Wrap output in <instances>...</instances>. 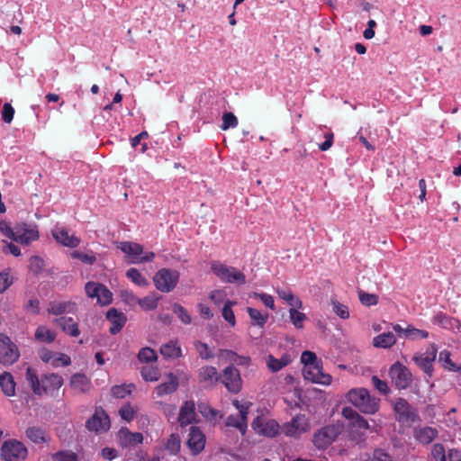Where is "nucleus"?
Returning <instances> with one entry per match:
<instances>
[{
    "label": "nucleus",
    "mask_w": 461,
    "mask_h": 461,
    "mask_svg": "<svg viewBox=\"0 0 461 461\" xmlns=\"http://www.w3.org/2000/svg\"><path fill=\"white\" fill-rule=\"evenodd\" d=\"M26 380L37 395L43 393L53 395L63 385V377L58 374H45L39 379L35 370L31 366L26 369Z\"/></svg>",
    "instance_id": "obj_1"
},
{
    "label": "nucleus",
    "mask_w": 461,
    "mask_h": 461,
    "mask_svg": "<svg viewBox=\"0 0 461 461\" xmlns=\"http://www.w3.org/2000/svg\"><path fill=\"white\" fill-rule=\"evenodd\" d=\"M347 398L356 408L365 414H375L380 407V399L372 396L366 388L351 389Z\"/></svg>",
    "instance_id": "obj_2"
},
{
    "label": "nucleus",
    "mask_w": 461,
    "mask_h": 461,
    "mask_svg": "<svg viewBox=\"0 0 461 461\" xmlns=\"http://www.w3.org/2000/svg\"><path fill=\"white\" fill-rule=\"evenodd\" d=\"M211 270L221 282L237 285L246 283V276L241 271L220 261H212Z\"/></svg>",
    "instance_id": "obj_3"
},
{
    "label": "nucleus",
    "mask_w": 461,
    "mask_h": 461,
    "mask_svg": "<svg viewBox=\"0 0 461 461\" xmlns=\"http://www.w3.org/2000/svg\"><path fill=\"white\" fill-rule=\"evenodd\" d=\"M179 278V271L163 267L155 273L153 283L157 290L162 293H170L176 287Z\"/></svg>",
    "instance_id": "obj_4"
},
{
    "label": "nucleus",
    "mask_w": 461,
    "mask_h": 461,
    "mask_svg": "<svg viewBox=\"0 0 461 461\" xmlns=\"http://www.w3.org/2000/svg\"><path fill=\"white\" fill-rule=\"evenodd\" d=\"M118 248L126 254V256L130 257V260L128 261L130 264L151 262L155 258L154 252H147L142 255L144 250L143 246L139 243L122 241L119 244Z\"/></svg>",
    "instance_id": "obj_5"
},
{
    "label": "nucleus",
    "mask_w": 461,
    "mask_h": 461,
    "mask_svg": "<svg viewBox=\"0 0 461 461\" xmlns=\"http://www.w3.org/2000/svg\"><path fill=\"white\" fill-rule=\"evenodd\" d=\"M3 461H22L28 455V450L24 444L15 439L5 441L0 451Z\"/></svg>",
    "instance_id": "obj_6"
},
{
    "label": "nucleus",
    "mask_w": 461,
    "mask_h": 461,
    "mask_svg": "<svg viewBox=\"0 0 461 461\" xmlns=\"http://www.w3.org/2000/svg\"><path fill=\"white\" fill-rule=\"evenodd\" d=\"M389 374L393 384L398 390H405L412 383L411 372L399 361L391 366Z\"/></svg>",
    "instance_id": "obj_7"
},
{
    "label": "nucleus",
    "mask_w": 461,
    "mask_h": 461,
    "mask_svg": "<svg viewBox=\"0 0 461 461\" xmlns=\"http://www.w3.org/2000/svg\"><path fill=\"white\" fill-rule=\"evenodd\" d=\"M341 429L339 426L328 425L322 427L313 435L312 442L319 449H326L340 434Z\"/></svg>",
    "instance_id": "obj_8"
},
{
    "label": "nucleus",
    "mask_w": 461,
    "mask_h": 461,
    "mask_svg": "<svg viewBox=\"0 0 461 461\" xmlns=\"http://www.w3.org/2000/svg\"><path fill=\"white\" fill-rule=\"evenodd\" d=\"M220 381L231 393H239L242 389L240 373L233 365H229L222 370Z\"/></svg>",
    "instance_id": "obj_9"
},
{
    "label": "nucleus",
    "mask_w": 461,
    "mask_h": 461,
    "mask_svg": "<svg viewBox=\"0 0 461 461\" xmlns=\"http://www.w3.org/2000/svg\"><path fill=\"white\" fill-rule=\"evenodd\" d=\"M20 352L11 339L0 333V364L9 366L18 360Z\"/></svg>",
    "instance_id": "obj_10"
},
{
    "label": "nucleus",
    "mask_w": 461,
    "mask_h": 461,
    "mask_svg": "<svg viewBox=\"0 0 461 461\" xmlns=\"http://www.w3.org/2000/svg\"><path fill=\"white\" fill-rule=\"evenodd\" d=\"M86 427L95 433L108 431L111 427L108 414L103 408H95V413L86 420Z\"/></svg>",
    "instance_id": "obj_11"
},
{
    "label": "nucleus",
    "mask_w": 461,
    "mask_h": 461,
    "mask_svg": "<svg viewBox=\"0 0 461 461\" xmlns=\"http://www.w3.org/2000/svg\"><path fill=\"white\" fill-rule=\"evenodd\" d=\"M437 347L431 344L424 353H417L412 357L414 363L429 376L433 374V363L437 356Z\"/></svg>",
    "instance_id": "obj_12"
},
{
    "label": "nucleus",
    "mask_w": 461,
    "mask_h": 461,
    "mask_svg": "<svg viewBox=\"0 0 461 461\" xmlns=\"http://www.w3.org/2000/svg\"><path fill=\"white\" fill-rule=\"evenodd\" d=\"M393 410L397 420L402 423H413L419 420V415L411 405L403 398H398L394 403Z\"/></svg>",
    "instance_id": "obj_13"
},
{
    "label": "nucleus",
    "mask_w": 461,
    "mask_h": 461,
    "mask_svg": "<svg viewBox=\"0 0 461 461\" xmlns=\"http://www.w3.org/2000/svg\"><path fill=\"white\" fill-rule=\"evenodd\" d=\"M39 237V230L36 225L22 223L15 226L14 241L28 246L32 241L37 240Z\"/></svg>",
    "instance_id": "obj_14"
},
{
    "label": "nucleus",
    "mask_w": 461,
    "mask_h": 461,
    "mask_svg": "<svg viewBox=\"0 0 461 461\" xmlns=\"http://www.w3.org/2000/svg\"><path fill=\"white\" fill-rule=\"evenodd\" d=\"M303 375L304 379L322 385H329L332 381L331 375L323 373L322 362L313 366H303Z\"/></svg>",
    "instance_id": "obj_15"
},
{
    "label": "nucleus",
    "mask_w": 461,
    "mask_h": 461,
    "mask_svg": "<svg viewBox=\"0 0 461 461\" xmlns=\"http://www.w3.org/2000/svg\"><path fill=\"white\" fill-rule=\"evenodd\" d=\"M309 428V421L305 415L298 414L284 425L283 430L288 437L299 438L303 433L308 431Z\"/></svg>",
    "instance_id": "obj_16"
},
{
    "label": "nucleus",
    "mask_w": 461,
    "mask_h": 461,
    "mask_svg": "<svg viewBox=\"0 0 461 461\" xmlns=\"http://www.w3.org/2000/svg\"><path fill=\"white\" fill-rule=\"evenodd\" d=\"M252 429L259 435H263L269 438L276 437L278 432L280 426L274 420H265L262 417L258 416L252 421Z\"/></svg>",
    "instance_id": "obj_17"
},
{
    "label": "nucleus",
    "mask_w": 461,
    "mask_h": 461,
    "mask_svg": "<svg viewBox=\"0 0 461 461\" xmlns=\"http://www.w3.org/2000/svg\"><path fill=\"white\" fill-rule=\"evenodd\" d=\"M198 381L206 388H212L217 385L221 379V375L216 367L212 366H204L198 370Z\"/></svg>",
    "instance_id": "obj_18"
},
{
    "label": "nucleus",
    "mask_w": 461,
    "mask_h": 461,
    "mask_svg": "<svg viewBox=\"0 0 461 461\" xmlns=\"http://www.w3.org/2000/svg\"><path fill=\"white\" fill-rule=\"evenodd\" d=\"M187 446L194 455L202 452L205 446V436L198 427L192 426L188 434Z\"/></svg>",
    "instance_id": "obj_19"
},
{
    "label": "nucleus",
    "mask_w": 461,
    "mask_h": 461,
    "mask_svg": "<svg viewBox=\"0 0 461 461\" xmlns=\"http://www.w3.org/2000/svg\"><path fill=\"white\" fill-rule=\"evenodd\" d=\"M77 311V305L73 301L54 300L49 303L47 312L51 315H62L64 313H75Z\"/></svg>",
    "instance_id": "obj_20"
},
{
    "label": "nucleus",
    "mask_w": 461,
    "mask_h": 461,
    "mask_svg": "<svg viewBox=\"0 0 461 461\" xmlns=\"http://www.w3.org/2000/svg\"><path fill=\"white\" fill-rule=\"evenodd\" d=\"M342 416L349 420V426L360 430H369L368 421L351 407L342 409Z\"/></svg>",
    "instance_id": "obj_21"
},
{
    "label": "nucleus",
    "mask_w": 461,
    "mask_h": 461,
    "mask_svg": "<svg viewBox=\"0 0 461 461\" xmlns=\"http://www.w3.org/2000/svg\"><path fill=\"white\" fill-rule=\"evenodd\" d=\"M70 386L75 393L85 394L92 390V382L85 375L81 373L74 374L70 379Z\"/></svg>",
    "instance_id": "obj_22"
},
{
    "label": "nucleus",
    "mask_w": 461,
    "mask_h": 461,
    "mask_svg": "<svg viewBox=\"0 0 461 461\" xmlns=\"http://www.w3.org/2000/svg\"><path fill=\"white\" fill-rule=\"evenodd\" d=\"M106 319L111 322L109 332L112 335L119 333L127 321V317L123 312H119L115 308H111L106 312Z\"/></svg>",
    "instance_id": "obj_23"
},
{
    "label": "nucleus",
    "mask_w": 461,
    "mask_h": 461,
    "mask_svg": "<svg viewBox=\"0 0 461 461\" xmlns=\"http://www.w3.org/2000/svg\"><path fill=\"white\" fill-rule=\"evenodd\" d=\"M118 438L122 447H135L143 441V435L140 432H131L127 428L119 430Z\"/></svg>",
    "instance_id": "obj_24"
},
{
    "label": "nucleus",
    "mask_w": 461,
    "mask_h": 461,
    "mask_svg": "<svg viewBox=\"0 0 461 461\" xmlns=\"http://www.w3.org/2000/svg\"><path fill=\"white\" fill-rule=\"evenodd\" d=\"M195 404L194 401H186L180 409L178 422L181 427H185L195 421Z\"/></svg>",
    "instance_id": "obj_25"
},
{
    "label": "nucleus",
    "mask_w": 461,
    "mask_h": 461,
    "mask_svg": "<svg viewBox=\"0 0 461 461\" xmlns=\"http://www.w3.org/2000/svg\"><path fill=\"white\" fill-rule=\"evenodd\" d=\"M438 435V429L429 426L416 428L413 431L414 438L423 445H429L431 443Z\"/></svg>",
    "instance_id": "obj_26"
},
{
    "label": "nucleus",
    "mask_w": 461,
    "mask_h": 461,
    "mask_svg": "<svg viewBox=\"0 0 461 461\" xmlns=\"http://www.w3.org/2000/svg\"><path fill=\"white\" fill-rule=\"evenodd\" d=\"M52 235L57 242L68 248H77L80 243V240L75 235H69L65 228H56Z\"/></svg>",
    "instance_id": "obj_27"
},
{
    "label": "nucleus",
    "mask_w": 461,
    "mask_h": 461,
    "mask_svg": "<svg viewBox=\"0 0 461 461\" xmlns=\"http://www.w3.org/2000/svg\"><path fill=\"white\" fill-rule=\"evenodd\" d=\"M178 387V379L177 377L172 374L169 373L167 375V381L161 383L158 386H156L154 390V393L156 394V397H163L167 394H171L174 392L176 391Z\"/></svg>",
    "instance_id": "obj_28"
},
{
    "label": "nucleus",
    "mask_w": 461,
    "mask_h": 461,
    "mask_svg": "<svg viewBox=\"0 0 461 461\" xmlns=\"http://www.w3.org/2000/svg\"><path fill=\"white\" fill-rule=\"evenodd\" d=\"M160 354L166 359H176L182 357V348L177 340L172 339L163 344L159 349Z\"/></svg>",
    "instance_id": "obj_29"
},
{
    "label": "nucleus",
    "mask_w": 461,
    "mask_h": 461,
    "mask_svg": "<svg viewBox=\"0 0 461 461\" xmlns=\"http://www.w3.org/2000/svg\"><path fill=\"white\" fill-rule=\"evenodd\" d=\"M26 437L34 444H43L50 441L47 431L39 426L28 427L25 430Z\"/></svg>",
    "instance_id": "obj_30"
},
{
    "label": "nucleus",
    "mask_w": 461,
    "mask_h": 461,
    "mask_svg": "<svg viewBox=\"0 0 461 461\" xmlns=\"http://www.w3.org/2000/svg\"><path fill=\"white\" fill-rule=\"evenodd\" d=\"M56 324L66 334L71 337H77L80 334L78 324L71 317H60L55 320Z\"/></svg>",
    "instance_id": "obj_31"
},
{
    "label": "nucleus",
    "mask_w": 461,
    "mask_h": 461,
    "mask_svg": "<svg viewBox=\"0 0 461 461\" xmlns=\"http://www.w3.org/2000/svg\"><path fill=\"white\" fill-rule=\"evenodd\" d=\"M225 424L227 427L238 429L242 435L246 433L248 428L247 411H241V414L230 415L227 417Z\"/></svg>",
    "instance_id": "obj_32"
},
{
    "label": "nucleus",
    "mask_w": 461,
    "mask_h": 461,
    "mask_svg": "<svg viewBox=\"0 0 461 461\" xmlns=\"http://www.w3.org/2000/svg\"><path fill=\"white\" fill-rule=\"evenodd\" d=\"M292 362V357L289 354H284L280 358H276L272 355L267 357V366L272 372H277Z\"/></svg>",
    "instance_id": "obj_33"
},
{
    "label": "nucleus",
    "mask_w": 461,
    "mask_h": 461,
    "mask_svg": "<svg viewBox=\"0 0 461 461\" xmlns=\"http://www.w3.org/2000/svg\"><path fill=\"white\" fill-rule=\"evenodd\" d=\"M433 322L448 330H453L455 328L459 329L461 327V322L457 319L447 316L446 313L441 312L433 317Z\"/></svg>",
    "instance_id": "obj_34"
},
{
    "label": "nucleus",
    "mask_w": 461,
    "mask_h": 461,
    "mask_svg": "<svg viewBox=\"0 0 461 461\" xmlns=\"http://www.w3.org/2000/svg\"><path fill=\"white\" fill-rule=\"evenodd\" d=\"M396 343V338L391 331L375 336L373 339V346L379 348H390Z\"/></svg>",
    "instance_id": "obj_35"
},
{
    "label": "nucleus",
    "mask_w": 461,
    "mask_h": 461,
    "mask_svg": "<svg viewBox=\"0 0 461 461\" xmlns=\"http://www.w3.org/2000/svg\"><path fill=\"white\" fill-rule=\"evenodd\" d=\"M0 386L6 396H14L15 394V382L11 374L5 372L0 375Z\"/></svg>",
    "instance_id": "obj_36"
},
{
    "label": "nucleus",
    "mask_w": 461,
    "mask_h": 461,
    "mask_svg": "<svg viewBox=\"0 0 461 461\" xmlns=\"http://www.w3.org/2000/svg\"><path fill=\"white\" fill-rule=\"evenodd\" d=\"M35 339L43 343H51L56 339V334L46 326H39L34 334Z\"/></svg>",
    "instance_id": "obj_37"
},
{
    "label": "nucleus",
    "mask_w": 461,
    "mask_h": 461,
    "mask_svg": "<svg viewBox=\"0 0 461 461\" xmlns=\"http://www.w3.org/2000/svg\"><path fill=\"white\" fill-rule=\"evenodd\" d=\"M237 304L236 301L228 300L225 302L224 306L221 311V314L223 319L231 326L234 327L236 325V317L232 307Z\"/></svg>",
    "instance_id": "obj_38"
},
{
    "label": "nucleus",
    "mask_w": 461,
    "mask_h": 461,
    "mask_svg": "<svg viewBox=\"0 0 461 461\" xmlns=\"http://www.w3.org/2000/svg\"><path fill=\"white\" fill-rule=\"evenodd\" d=\"M159 300V296H157L155 294H151L143 298H139L138 305H140L144 311H152L158 307Z\"/></svg>",
    "instance_id": "obj_39"
},
{
    "label": "nucleus",
    "mask_w": 461,
    "mask_h": 461,
    "mask_svg": "<svg viewBox=\"0 0 461 461\" xmlns=\"http://www.w3.org/2000/svg\"><path fill=\"white\" fill-rule=\"evenodd\" d=\"M134 389L133 384L114 385L111 389V393L114 398L122 399L131 394Z\"/></svg>",
    "instance_id": "obj_40"
},
{
    "label": "nucleus",
    "mask_w": 461,
    "mask_h": 461,
    "mask_svg": "<svg viewBox=\"0 0 461 461\" xmlns=\"http://www.w3.org/2000/svg\"><path fill=\"white\" fill-rule=\"evenodd\" d=\"M142 378L147 382L158 381L160 377V371L158 366H146L140 370Z\"/></svg>",
    "instance_id": "obj_41"
},
{
    "label": "nucleus",
    "mask_w": 461,
    "mask_h": 461,
    "mask_svg": "<svg viewBox=\"0 0 461 461\" xmlns=\"http://www.w3.org/2000/svg\"><path fill=\"white\" fill-rule=\"evenodd\" d=\"M126 276L131 279L132 283L139 286L146 287L149 285V281L147 278L144 277L137 268L131 267L128 269L126 272Z\"/></svg>",
    "instance_id": "obj_42"
},
{
    "label": "nucleus",
    "mask_w": 461,
    "mask_h": 461,
    "mask_svg": "<svg viewBox=\"0 0 461 461\" xmlns=\"http://www.w3.org/2000/svg\"><path fill=\"white\" fill-rule=\"evenodd\" d=\"M299 309H289V318L293 325L298 329H303V322L307 320V316L305 313L298 311Z\"/></svg>",
    "instance_id": "obj_43"
},
{
    "label": "nucleus",
    "mask_w": 461,
    "mask_h": 461,
    "mask_svg": "<svg viewBox=\"0 0 461 461\" xmlns=\"http://www.w3.org/2000/svg\"><path fill=\"white\" fill-rule=\"evenodd\" d=\"M247 312L250 319L253 321L254 325H258L259 327H264L268 319V314L263 315L258 310L249 307L247 309Z\"/></svg>",
    "instance_id": "obj_44"
},
{
    "label": "nucleus",
    "mask_w": 461,
    "mask_h": 461,
    "mask_svg": "<svg viewBox=\"0 0 461 461\" xmlns=\"http://www.w3.org/2000/svg\"><path fill=\"white\" fill-rule=\"evenodd\" d=\"M12 269L5 268L0 272V294L5 293L14 283Z\"/></svg>",
    "instance_id": "obj_45"
},
{
    "label": "nucleus",
    "mask_w": 461,
    "mask_h": 461,
    "mask_svg": "<svg viewBox=\"0 0 461 461\" xmlns=\"http://www.w3.org/2000/svg\"><path fill=\"white\" fill-rule=\"evenodd\" d=\"M172 310L173 312L180 319L181 322L185 325H188L192 322V316L181 304L174 303Z\"/></svg>",
    "instance_id": "obj_46"
},
{
    "label": "nucleus",
    "mask_w": 461,
    "mask_h": 461,
    "mask_svg": "<svg viewBox=\"0 0 461 461\" xmlns=\"http://www.w3.org/2000/svg\"><path fill=\"white\" fill-rule=\"evenodd\" d=\"M138 359L143 363L155 362L158 359V355L154 349L146 347L142 348L138 353Z\"/></svg>",
    "instance_id": "obj_47"
},
{
    "label": "nucleus",
    "mask_w": 461,
    "mask_h": 461,
    "mask_svg": "<svg viewBox=\"0 0 461 461\" xmlns=\"http://www.w3.org/2000/svg\"><path fill=\"white\" fill-rule=\"evenodd\" d=\"M194 346L202 359L208 360L214 357V354L206 343L196 340L194 341Z\"/></svg>",
    "instance_id": "obj_48"
},
{
    "label": "nucleus",
    "mask_w": 461,
    "mask_h": 461,
    "mask_svg": "<svg viewBox=\"0 0 461 461\" xmlns=\"http://www.w3.org/2000/svg\"><path fill=\"white\" fill-rule=\"evenodd\" d=\"M405 331H406V339H409L411 340H416V339H424L429 337V332L427 330L417 329V328L413 327L412 325H408L407 330H405Z\"/></svg>",
    "instance_id": "obj_49"
},
{
    "label": "nucleus",
    "mask_w": 461,
    "mask_h": 461,
    "mask_svg": "<svg viewBox=\"0 0 461 461\" xmlns=\"http://www.w3.org/2000/svg\"><path fill=\"white\" fill-rule=\"evenodd\" d=\"M360 303L367 307L376 305L378 303V296L375 294H368L363 290L357 292Z\"/></svg>",
    "instance_id": "obj_50"
},
{
    "label": "nucleus",
    "mask_w": 461,
    "mask_h": 461,
    "mask_svg": "<svg viewBox=\"0 0 461 461\" xmlns=\"http://www.w3.org/2000/svg\"><path fill=\"white\" fill-rule=\"evenodd\" d=\"M53 461H77V455L70 450H61L52 455Z\"/></svg>",
    "instance_id": "obj_51"
},
{
    "label": "nucleus",
    "mask_w": 461,
    "mask_h": 461,
    "mask_svg": "<svg viewBox=\"0 0 461 461\" xmlns=\"http://www.w3.org/2000/svg\"><path fill=\"white\" fill-rule=\"evenodd\" d=\"M96 300L101 305H108L113 300V294L105 285H101Z\"/></svg>",
    "instance_id": "obj_52"
},
{
    "label": "nucleus",
    "mask_w": 461,
    "mask_h": 461,
    "mask_svg": "<svg viewBox=\"0 0 461 461\" xmlns=\"http://www.w3.org/2000/svg\"><path fill=\"white\" fill-rule=\"evenodd\" d=\"M333 312L341 319L347 320L349 318L348 307L337 300H331Z\"/></svg>",
    "instance_id": "obj_53"
},
{
    "label": "nucleus",
    "mask_w": 461,
    "mask_h": 461,
    "mask_svg": "<svg viewBox=\"0 0 461 461\" xmlns=\"http://www.w3.org/2000/svg\"><path fill=\"white\" fill-rule=\"evenodd\" d=\"M166 449L176 455L180 449V438L177 434H171L167 440Z\"/></svg>",
    "instance_id": "obj_54"
},
{
    "label": "nucleus",
    "mask_w": 461,
    "mask_h": 461,
    "mask_svg": "<svg viewBox=\"0 0 461 461\" xmlns=\"http://www.w3.org/2000/svg\"><path fill=\"white\" fill-rule=\"evenodd\" d=\"M238 125V119L232 113H224L222 115V123L221 129L227 131L230 128H235Z\"/></svg>",
    "instance_id": "obj_55"
},
{
    "label": "nucleus",
    "mask_w": 461,
    "mask_h": 461,
    "mask_svg": "<svg viewBox=\"0 0 461 461\" xmlns=\"http://www.w3.org/2000/svg\"><path fill=\"white\" fill-rule=\"evenodd\" d=\"M122 301L129 306H135L139 303V298L130 290H122L120 293Z\"/></svg>",
    "instance_id": "obj_56"
},
{
    "label": "nucleus",
    "mask_w": 461,
    "mask_h": 461,
    "mask_svg": "<svg viewBox=\"0 0 461 461\" xmlns=\"http://www.w3.org/2000/svg\"><path fill=\"white\" fill-rule=\"evenodd\" d=\"M119 413L122 420L130 422L134 419L136 410L130 403H127L121 407Z\"/></svg>",
    "instance_id": "obj_57"
},
{
    "label": "nucleus",
    "mask_w": 461,
    "mask_h": 461,
    "mask_svg": "<svg viewBox=\"0 0 461 461\" xmlns=\"http://www.w3.org/2000/svg\"><path fill=\"white\" fill-rule=\"evenodd\" d=\"M44 260L38 257V256H32L31 258H30V264H29V268L32 272H33L34 274H39L41 273L43 268H44Z\"/></svg>",
    "instance_id": "obj_58"
},
{
    "label": "nucleus",
    "mask_w": 461,
    "mask_h": 461,
    "mask_svg": "<svg viewBox=\"0 0 461 461\" xmlns=\"http://www.w3.org/2000/svg\"><path fill=\"white\" fill-rule=\"evenodd\" d=\"M301 361L304 366H313L321 362V360H318L314 352L309 350L303 351L302 353Z\"/></svg>",
    "instance_id": "obj_59"
},
{
    "label": "nucleus",
    "mask_w": 461,
    "mask_h": 461,
    "mask_svg": "<svg viewBox=\"0 0 461 461\" xmlns=\"http://www.w3.org/2000/svg\"><path fill=\"white\" fill-rule=\"evenodd\" d=\"M71 257L87 265H93L96 261V258L93 253L87 254L81 251H73Z\"/></svg>",
    "instance_id": "obj_60"
},
{
    "label": "nucleus",
    "mask_w": 461,
    "mask_h": 461,
    "mask_svg": "<svg viewBox=\"0 0 461 461\" xmlns=\"http://www.w3.org/2000/svg\"><path fill=\"white\" fill-rule=\"evenodd\" d=\"M451 354L447 350H443L439 353L438 360L443 364V366L446 369L450 371H454L456 369V365L451 360Z\"/></svg>",
    "instance_id": "obj_61"
},
{
    "label": "nucleus",
    "mask_w": 461,
    "mask_h": 461,
    "mask_svg": "<svg viewBox=\"0 0 461 461\" xmlns=\"http://www.w3.org/2000/svg\"><path fill=\"white\" fill-rule=\"evenodd\" d=\"M372 384L374 387L382 394L387 395L390 393L387 382L381 380L378 376H372Z\"/></svg>",
    "instance_id": "obj_62"
},
{
    "label": "nucleus",
    "mask_w": 461,
    "mask_h": 461,
    "mask_svg": "<svg viewBox=\"0 0 461 461\" xmlns=\"http://www.w3.org/2000/svg\"><path fill=\"white\" fill-rule=\"evenodd\" d=\"M14 115V109L11 104L5 103L1 112L2 120L6 123H11Z\"/></svg>",
    "instance_id": "obj_63"
},
{
    "label": "nucleus",
    "mask_w": 461,
    "mask_h": 461,
    "mask_svg": "<svg viewBox=\"0 0 461 461\" xmlns=\"http://www.w3.org/2000/svg\"><path fill=\"white\" fill-rule=\"evenodd\" d=\"M431 454L436 461H446V451L442 444H435L432 447Z\"/></svg>",
    "instance_id": "obj_64"
}]
</instances>
